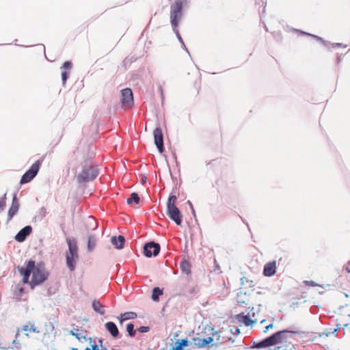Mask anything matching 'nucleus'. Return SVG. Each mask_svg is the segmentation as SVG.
Here are the masks:
<instances>
[{
    "label": "nucleus",
    "instance_id": "f257e3e1",
    "mask_svg": "<svg viewBox=\"0 0 350 350\" xmlns=\"http://www.w3.org/2000/svg\"><path fill=\"white\" fill-rule=\"evenodd\" d=\"M18 271L22 277L23 284L29 285L31 289L46 282L49 272L43 262H36L33 260H28L25 267H18Z\"/></svg>",
    "mask_w": 350,
    "mask_h": 350
},
{
    "label": "nucleus",
    "instance_id": "f03ea898",
    "mask_svg": "<svg viewBox=\"0 0 350 350\" xmlns=\"http://www.w3.org/2000/svg\"><path fill=\"white\" fill-rule=\"evenodd\" d=\"M294 334V332L286 329L279 331L258 342L255 347L257 348L274 347L270 350H293Z\"/></svg>",
    "mask_w": 350,
    "mask_h": 350
},
{
    "label": "nucleus",
    "instance_id": "7ed1b4c3",
    "mask_svg": "<svg viewBox=\"0 0 350 350\" xmlns=\"http://www.w3.org/2000/svg\"><path fill=\"white\" fill-rule=\"evenodd\" d=\"M187 4V0H175L170 5V19L174 32L180 42L182 38L178 31V25L183 16V8Z\"/></svg>",
    "mask_w": 350,
    "mask_h": 350
},
{
    "label": "nucleus",
    "instance_id": "20e7f679",
    "mask_svg": "<svg viewBox=\"0 0 350 350\" xmlns=\"http://www.w3.org/2000/svg\"><path fill=\"white\" fill-rule=\"evenodd\" d=\"M39 333H40V331L39 327L36 325V323L33 321H28L25 325L18 329L16 334L20 344L23 348L27 345L30 337L33 334Z\"/></svg>",
    "mask_w": 350,
    "mask_h": 350
},
{
    "label": "nucleus",
    "instance_id": "39448f33",
    "mask_svg": "<svg viewBox=\"0 0 350 350\" xmlns=\"http://www.w3.org/2000/svg\"><path fill=\"white\" fill-rule=\"evenodd\" d=\"M177 197L175 195L171 194L167 202V215L173 220L176 224L180 226L182 224V214L180 210L176 206Z\"/></svg>",
    "mask_w": 350,
    "mask_h": 350
},
{
    "label": "nucleus",
    "instance_id": "423d86ee",
    "mask_svg": "<svg viewBox=\"0 0 350 350\" xmlns=\"http://www.w3.org/2000/svg\"><path fill=\"white\" fill-rule=\"evenodd\" d=\"M98 175V170L96 166L85 165L83 169L77 176V181L80 183H86L94 180Z\"/></svg>",
    "mask_w": 350,
    "mask_h": 350
},
{
    "label": "nucleus",
    "instance_id": "0eeeda50",
    "mask_svg": "<svg viewBox=\"0 0 350 350\" xmlns=\"http://www.w3.org/2000/svg\"><path fill=\"white\" fill-rule=\"evenodd\" d=\"M68 245V252L66 253V264L71 271L75 270L76 261L78 258L76 241L70 239H67Z\"/></svg>",
    "mask_w": 350,
    "mask_h": 350
},
{
    "label": "nucleus",
    "instance_id": "6e6552de",
    "mask_svg": "<svg viewBox=\"0 0 350 350\" xmlns=\"http://www.w3.org/2000/svg\"><path fill=\"white\" fill-rule=\"evenodd\" d=\"M0 348L3 349H12L13 350H22L23 347L15 335L13 338L8 334H4L0 337Z\"/></svg>",
    "mask_w": 350,
    "mask_h": 350
},
{
    "label": "nucleus",
    "instance_id": "1a4fd4ad",
    "mask_svg": "<svg viewBox=\"0 0 350 350\" xmlns=\"http://www.w3.org/2000/svg\"><path fill=\"white\" fill-rule=\"evenodd\" d=\"M40 165L41 162L40 161H36L33 163L29 170H28L22 176L20 181L21 184H25L30 182L36 176Z\"/></svg>",
    "mask_w": 350,
    "mask_h": 350
},
{
    "label": "nucleus",
    "instance_id": "9d476101",
    "mask_svg": "<svg viewBox=\"0 0 350 350\" xmlns=\"http://www.w3.org/2000/svg\"><path fill=\"white\" fill-rule=\"evenodd\" d=\"M121 103L122 108L129 109L133 105V92L130 88H125L121 91Z\"/></svg>",
    "mask_w": 350,
    "mask_h": 350
},
{
    "label": "nucleus",
    "instance_id": "9b49d317",
    "mask_svg": "<svg viewBox=\"0 0 350 350\" xmlns=\"http://www.w3.org/2000/svg\"><path fill=\"white\" fill-rule=\"evenodd\" d=\"M160 251V245L154 242H149L144 247V254L147 257L157 256Z\"/></svg>",
    "mask_w": 350,
    "mask_h": 350
},
{
    "label": "nucleus",
    "instance_id": "f8f14e48",
    "mask_svg": "<svg viewBox=\"0 0 350 350\" xmlns=\"http://www.w3.org/2000/svg\"><path fill=\"white\" fill-rule=\"evenodd\" d=\"M154 144L159 151L162 153L163 152V132L160 127H157L153 132Z\"/></svg>",
    "mask_w": 350,
    "mask_h": 350
},
{
    "label": "nucleus",
    "instance_id": "ddd939ff",
    "mask_svg": "<svg viewBox=\"0 0 350 350\" xmlns=\"http://www.w3.org/2000/svg\"><path fill=\"white\" fill-rule=\"evenodd\" d=\"M197 337H194L192 339L194 347L196 348H204L208 346L211 342L213 341V338L212 336H208L207 338H202L200 334Z\"/></svg>",
    "mask_w": 350,
    "mask_h": 350
},
{
    "label": "nucleus",
    "instance_id": "4468645a",
    "mask_svg": "<svg viewBox=\"0 0 350 350\" xmlns=\"http://www.w3.org/2000/svg\"><path fill=\"white\" fill-rule=\"evenodd\" d=\"M236 319L240 322L243 323L245 326H252L254 324L258 323V319H252L250 314H244L243 313L239 314L237 315Z\"/></svg>",
    "mask_w": 350,
    "mask_h": 350
},
{
    "label": "nucleus",
    "instance_id": "2eb2a0df",
    "mask_svg": "<svg viewBox=\"0 0 350 350\" xmlns=\"http://www.w3.org/2000/svg\"><path fill=\"white\" fill-rule=\"evenodd\" d=\"M276 272V262L275 260L269 262L265 264L263 269L265 276L270 277L273 275Z\"/></svg>",
    "mask_w": 350,
    "mask_h": 350
},
{
    "label": "nucleus",
    "instance_id": "dca6fc26",
    "mask_svg": "<svg viewBox=\"0 0 350 350\" xmlns=\"http://www.w3.org/2000/svg\"><path fill=\"white\" fill-rule=\"evenodd\" d=\"M19 208V202L16 198V196L14 195L12 199V202L10 208L8 211V220L12 219V217L17 213Z\"/></svg>",
    "mask_w": 350,
    "mask_h": 350
},
{
    "label": "nucleus",
    "instance_id": "f3484780",
    "mask_svg": "<svg viewBox=\"0 0 350 350\" xmlns=\"http://www.w3.org/2000/svg\"><path fill=\"white\" fill-rule=\"evenodd\" d=\"M31 227L29 226H25L16 235L15 239L19 242L23 241L26 237L28 236L31 232Z\"/></svg>",
    "mask_w": 350,
    "mask_h": 350
},
{
    "label": "nucleus",
    "instance_id": "a211bd4d",
    "mask_svg": "<svg viewBox=\"0 0 350 350\" xmlns=\"http://www.w3.org/2000/svg\"><path fill=\"white\" fill-rule=\"evenodd\" d=\"M105 328L111 334L113 338L119 337V331L116 325L113 322H107L105 323Z\"/></svg>",
    "mask_w": 350,
    "mask_h": 350
},
{
    "label": "nucleus",
    "instance_id": "6ab92c4d",
    "mask_svg": "<svg viewBox=\"0 0 350 350\" xmlns=\"http://www.w3.org/2000/svg\"><path fill=\"white\" fill-rule=\"evenodd\" d=\"M111 243L116 247L117 249H122L124 247L125 243V239L122 235H119L118 237H113L111 239Z\"/></svg>",
    "mask_w": 350,
    "mask_h": 350
},
{
    "label": "nucleus",
    "instance_id": "aec40b11",
    "mask_svg": "<svg viewBox=\"0 0 350 350\" xmlns=\"http://www.w3.org/2000/svg\"><path fill=\"white\" fill-rule=\"evenodd\" d=\"M137 315L135 312H126L121 314L118 317V319L120 321V323L122 324L124 321L131 319H135V318H137Z\"/></svg>",
    "mask_w": 350,
    "mask_h": 350
},
{
    "label": "nucleus",
    "instance_id": "412c9836",
    "mask_svg": "<svg viewBox=\"0 0 350 350\" xmlns=\"http://www.w3.org/2000/svg\"><path fill=\"white\" fill-rule=\"evenodd\" d=\"M211 336L213 338H215L217 342L221 344L226 342L229 339L228 337L225 336V331L224 330L217 332Z\"/></svg>",
    "mask_w": 350,
    "mask_h": 350
},
{
    "label": "nucleus",
    "instance_id": "4be33fe9",
    "mask_svg": "<svg viewBox=\"0 0 350 350\" xmlns=\"http://www.w3.org/2000/svg\"><path fill=\"white\" fill-rule=\"evenodd\" d=\"M92 308L96 312L101 315H103L105 313L104 306H103L98 300H93Z\"/></svg>",
    "mask_w": 350,
    "mask_h": 350
},
{
    "label": "nucleus",
    "instance_id": "5701e85b",
    "mask_svg": "<svg viewBox=\"0 0 350 350\" xmlns=\"http://www.w3.org/2000/svg\"><path fill=\"white\" fill-rule=\"evenodd\" d=\"M188 345L187 339H182L180 340L176 341L174 346L172 347V350H183V347Z\"/></svg>",
    "mask_w": 350,
    "mask_h": 350
},
{
    "label": "nucleus",
    "instance_id": "b1692460",
    "mask_svg": "<svg viewBox=\"0 0 350 350\" xmlns=\"http://www.w3.org/2000/svg\"><path fill=\"white\" fill-rule=\"evenodd\" d=\"M180 269L183 273L189 275L191 273V264L187 260H183L180 263Z\"/></svg>",
    "mask_w": 350,
    "mask_h": 350
},
{
    "label": "nucleus",
    "instance_id": "393cba45",
    "mask_svg": "<svg viewBox=\"0 0 350 350\" xmlns=\"http://www.w3.org/2000/svg\"><path fill=\"white\" fill-rule=\"evenodd\" d=\"M96 239L94 236H90L88 241V249L92 252L96 246Z\"/></svg>",
    "mask_w": 350,
    "mask_h": 350
},
{
    "label": "nucleus",
    "instance_id": "a878e982",
    "mask_svg": "<svg viewBox=\"0 0 350 350\" xmlns=\"http://www.w3.org/2000/svg\"><path fill=\"white\" fill-rule=\"evenodd\" d=\"M163 294V291L159 287H155L152 290V299L154 301L159 300V297Z\"/></svg>",
    "mask_w": 350,
    "mask_h": 350
},
{
    "label": "nucleus",
    "instance_id": "bb28decb",
    "mask_svg": "<svg viewBox=\"0 0 350 350\" xmlns=\"http://www.w3.org/2000/svg\"><path fill=\"white\" fill-rule=\"evenodd\" d=\"M126 202L129 204H131L133 202L137 204L139 202V197L137 193H132L131 197L126 200Z\"/></svg>",
    "mask_w": 350,
    "mask_h": 350
},
{
    "label": "nucleus",
    "instance_id": "cd10ccee",
    "mask_svg": "<svg viewBox=\"0 0 350 350\" xmlns=\"http://www.w3.org/2000/svg\"><path fill=\"white\" fill-rule=\"evenodd\" d=\"M126 331L131 337H133L135 335V330L134 329V325L132 323H129L126 326Z\"/></svg>",
    "mask_w": 350,
    "mask_h": 350
},
{
    "label": "nucleus",
    "instance_id": "c85d7f7f",
    "mask_svg": "<svg viewBox=\"0 0 350 350\" xmlns=\"http://www.w3.org/2000/svg\"><path fill=\"white\" fill-rule=\"evenodd\" d=\"M79 332V330L78 329H73V330H71L70 332V334L74 336H75L77 339H80V338L81 337L80 336V334L78 333Z\"/></svg>",
    "mask_w": 350,
    "mask_h": 350
},
{
    "label": "nucleus",
    "instance_id": "c756f323",
    "mask_svg": "<svg viewBox=\"0 0 350 350\" xmlns=\"http://www.w3.org/2000/svg\"><path fill=\"white\" fill-rule=\"evenodd\" d=\"M273 327V323H269V324L265 325L263 332L266 333L270 329H272Z\"/></svg>",
    "mask_w": 350,
    "mask_h": 350
},
{
    "label": "nucleus",
    "instance_id": "7c9ffc66",
    "mask_svg": "<svg viewBox=\"0 0 350 350\" xmlns=\"http://www.w3.org/2000/svg\"><path fill=\"white\" fill-rule=\"evenodd\" d=\"M62 68L67 69V70H70L72 68V63L70 62H68V61L65 62L63 64Z\"/></svg>",
    "mask_w": 350,
    "mask_h": 350
},
{
    "label": "nucleus",
    "instance_id": "2f4dec72",
    "mask_svg": "<svg viewBox=\"0 0 350 350\" xmlns=\"http://www.w3.org/2000/svg\"><path fill=\"white\" fill-rule=\"evenodd\" d=\"M68 76V73L67 72H66V71L62 72V81H63L64 84L66 83V81L67 80Z\"/></svg>",
    "mask_w": 350,
    "mask_h": 350
},
{
    "label": "nucleus",
    "instance_id": "473e14b6",
    "mask_svg": "<svg viewBox=\"0 0 350 350\" xmlns=\"http://www.w3.org/2000/svg\"><path fill=\"white\" fill-rule=\"evenodd\" d=\"M138 331L141 333H145L149 331V327L148 326H142L138 329Z\"/></svg>",
    "mask_w": 350,
    "mask_h": 350
},
{
    "label": "nucleus",
    "instance_id": "72a5a7b5",
    "mask_svg": "<svg viewBox=\"0 0 350 350\" xmlns=\"http://www.w3.org/2000/svg\"><path fill=\"white\" fill-rule=\"evenodd\" d=\"M5 206V198L0 199V210H3L4 206Z\"/></svg>",
    "mask_w": 350,
    "mask_h": 350
},
{
    "label": "nucleus",
    "instance_id": "f704fd0d",
    "mask_svg": "<svg viewBox=\"0 0 350 350\" xmlns=\"http://www.w3.org/2000/svg\"><path fill=\"white\" fill-rule=\"evenodd\" d=\"M349 265H350V261L348 262L347 266L345 267V269L346 271L348 272V273H350V269H349Z\"/></svg>",
    "mask_w": 350,
    "mask_h": 350
},
{
    "label": "nucleus",
    "instance_id": "c9c22d12",
    "mask_svg": "<svg viewBox=\"0 0 350 350\" xmlns=\"http://www.w3.org/2000/svg\"><path fill=\"white\" fill-rule=\"evenodd\" d=\"M18 290H19V292H20L19 295H23V293H24V288L21 286Z\"/></svg>",
    "mask_w": 350,
    "mask_h": 350
},
{
    "label": "nucleus",
    "instance_id": "e433bc0d",
    "mask_svg": "<svg viewBox=\"0 0 350 350\" xmlns=\"http://www.w3.org/2000/svg\"><path fill=\"white\" fill-rule=\"evenodd\" d=\"M257 343H258V342H254V345H253V347H252V349H254V350H260V348H257V347H255V345H256Z\"/></svg>",
    "mask_w": 350,
    "mask_h": 350
},
{
    "label": "nucleus",
    "instance_id": "4c0bfd02",
    "mask_svg": "<svg viewBox=\"0 0 350 350\" xmlns=\"http://www.w3.org/2000/svg\"><path fill=\"white\" fill-rule=\"evenodd\" d=\"M259 323L260 324H265L266 323V320L265 319H261V320H259Z\"/></svg>",
    "mask_w": 350,
    "mask_h": 350
},
{
    "label": "nucleus",
    "instance_id": "58836bf2",
    "mask_svg": "<svg viewBox=\"0 0 350 350\" xmlns=\"http://www.w3.org/2000/svg\"><path fill=\"white\" fill-rule=\"evenodd\" d=\"M332 46H333L334 47H335V46H341V44H340V43H334V44H332Z\"/></svg>",
    "mask_w": 350,
    "mask_h": 350
},
{
    "label": "nucleus",
    "instance_id": "ea45409f",
    "mask_svg": "<svg viewBox=\"0 0 350 350\" xmlns=\"http://www.w3.org/2000/svg\"><path fill=\"white\" fill-rule=\"evenodd\" d=\"M146 178L145 176H144V177L142 178V181L143 183H145V182H146Z\"/></svg>",
    "mask_w": 350,
    "mask_h": 350
},
{
    "label": "nucleus",
    "instance_id": "a19ab883",
    "mask_svg": "<svg viewBox=\"0 0 350 350\" xmlns=\"http://www.w3.org/2000/svg\"><path fill=\"white\" fill-rule=\"evenodd\" d=\"M232 350H241V348L240 347H238L237 348L232 349Z\"/></svg>",
    "mask_w": 350,
    "mask_h": 350
},
{
    "label": "nucleus",
    "instance_id": "79ce46f5",
    "mask_svg": "<svg viewBox=\"0 0 350 350\" xmlns=\"http://www.w3.org/2000/svg\"><path fill=\"white\" fill-rule=\"evenodd\" d=\"M337 60H338V62H340V57H337Z\"/></svg>",
    "mask_w": 350,
    "mask_h": 350
},
{
    "label": "nucleus",
    "instance_id": "37998d69",
    "mask_svg": "<svg viewBox=\"0 0 350 350\" xmlns=\"http://www.w3.org/2000/svg\"><path fill=\"white\" fill-rule=\"evenodd\" d=\"M236 331L239 333V329L238 328H236Z\"/></svg>",
    "mask_w": 350,
    "mask_h": 350
},
{
    "label": "nucleus",
    "instance_id": "c03bdc74",
    "mask_svg": "<svg viewBox=\"0 0 350 350\" xmlns=\"http://www.w3.org/2000/svg\"><path fill=\"white\" fill-rule=\"evenodd\" d=\"M71 350H77L76 348H71Z\"/></svg>",
    "mask_w": 350,
    "mask_h": 350
},
{
    "label": "nucleus",
    "instance_id": "a18cd8bd",
    "mask_svg": "<svg viewBox=\"0 0 350 350\" xmlns=\"http://www.w3.org/2000/svg\"><path fill=\"white\" fill-rule=\"evenodd\" d=\"M336 332V329H334V331L332 332L333 333Z\"/></svg>",
    "mask_w": 350,
    "mask_h": 350
}]
</instances>
